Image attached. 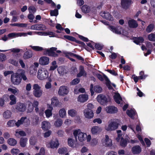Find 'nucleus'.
I'll return each mask as SVG.
<instances>
[{
    "instance_id": "1",
    "label": "nucleus",
    "mask_w": 155,
    "mask_h": 155,
    "mask_svg": "<svg viewBox=\"0 0 155 155\" xmlns=\"http://www.w3.org/2000/svg\"><path fill=\"white\" fill-rule=\"evenodd\" d=\"M73 134L76 141L78 140L80 142H83L86 140V133L82 132L79 129H76L73 131Z\"/></svg>"
},
{
    "instance_id": "2",
    "label": "nucleus",
    "mask_w": 155,
    "mask_h": 155,
    "mask_svg": "<svg viewBox=\"0 0 155 155\" xmlns=\"http://www.w3.org/2000/svg\"><path fill=\"white\" fill-rule=\"evenodd\" d=\"M117 120H114L109 122L107 125L105 126V129L107 131H112L117 129L118 127L119 124Z\"/></svg>"
},
{
    "instance_id": "3",
    "label": "nucleus",
    "mask_w": 155,
    "mask_h": 155,
    "mask_svg": "<svg viewBox=\"0 0 155 155\" xmlns=\"http://www.w3.org/2000/svg\"><path fill=\"white\" fill-rule=\"evenodd\" d=\"M48 76V72L45 68H41L38 69L37 77L39 80H43L45 79Z\"/></svg>"
},
{
    "instance_id": "4",
    "label": "nucleus",
    "mask_w": 155,
    "mask_h": 155,
    "mask_svg": "<svg viewBox=\"0 0 155 155\" xmlns=\"http://www.w3.org/2000/svg\"><path fill=\"white\" fill-rule=\"evenodd\" d=\"M11 80L12 83L15 85H18L21 83V78L19 76L18 70L17 72L12 75Z\"/></svg>"
},
{
    "instance_id": "5",
    "label": "nucleus",
    "mask_w": 155,
    "mask_h": 155,
    "mask_svg": "<svg viewBox=\"0 0 155 155\" xmlns=\"http://www.w3.org/2000/svg\"><path fill=\"white\" fill-rule=\"evenodd\" d=\"M97 100L101 104L103 105H106L110 101L109 98H107L105 95L103 94H99L97 97Z\"/></svg>"
},
{
    "instance_id": "6",
    "label": "nucleus",
    "mask_w": 155,
    "mask_h": 155,
    "mask_svg": "<svg viewBox=\"0 0 155 155\" xmlns=\"http://www.w3.org/2000/svg\"><path fill=\"white\" fill-rule=\"evenodd\" d=\"M12 109L17 112H23L25 110V105L23 103L18 102L12 107Z\"/></svg>"
},
{
    "instance_id": "7",
    "label": "nucleus",
    "mask_w": 155,
    "mask_h": 155,
    "mask_svg": "<svg viewBox=\"0 0 155 155\" xmlns=\"http://www.w3.org/2000/svg\"><path fill=\"white\" fill-rule=\"evenodd\" d=\"M34 91L33 93L34 95L37 97H41L42 94V91L41 89V87L38 84H34L33 86Z\"/></svg>"
},
{
    "instance_id": "8",
    "label": "nucleus",
    "mask_w": 155,
    "mask_h": 155,
    "mask_svg": "<svg viewBox=\"0 0 155 155\" xmlns=\"http://www.w3.org/2000/svg\"><path fill=\"white\" fill-rule=\"evenodd\" d=\"M57 48L55 47H52L49 49L45 48L44 50V54L49 56L52 57H58V54L54 51H56Z\"/></svg>"
},
{
    "instance_id": "9",
    "label": "nucleus",
    "mask_w": 155,
    "mask_h": 155,
    "mask_svg": "<svg viewBox=\"0 0 155 155\" xmlns=\"http://www.w3.org/2000/svg\"><path fill=\"white\" fill-rule=\"evenodd\" d=\"M102 143L104 146L112 149L113 146L112 141L108 135H105V139L102 141Z\"/></svg>"
},
{
    "instance_id": "10",
    "label": "nucleus",
    "mask_w": 155,
    "mask_h": 155,
    "mask_svg": "<svg viewBox=\"0 0 155 155\" xmlns=\"http://www.w3.org/2000/svg\"><path fill=\"white\" fill-rule=\"evenodd\" d=\"M59 145L58 141L56 139L52 140L50 141L47 142L46 144V146L47 147L53 149L58 148Z\"/></svg>"
},
{
    "instance_id": "11",
    "label": "nucleus",
    "mask_w": 155,
    "mask_h": 155,
    "mask_svg": "<svg viewBox=\"0 0 155 155\" xmlns=\"http://www.w3.org/2000/svg\"><path fill=\"white\" fill-rule=\"evenodd\" d=\"M96 76L97 78L101 81H103L104 79L106 82V85L109 89H112V87L111 85L110 82L107 76L105 75H104L103 77L99 74H97Z\"/></svg>"
},
{
    "instance_id": "12",
    "label": "nucleus",
    "mask_w": 155,
    "mask_h": 155,
    "mask_svg": "<svg viewBox=\"0 0 155 155\" xmlns=\"http://www.w3.org/2000/svg\"><path fill=\"white\" fill-rule=\"evenodd\" d=\"M85 117L87 119L93 118L94 116L93 111L91 110L85 109L83 111Z\"/></svg>"
},
{
    "instance_id": "13",
    "label": "nucleus",
    "mask_w": 155,
    "mask_h": 155,
    "mask_svg": "<svg viewBox=\"0 0 155 155\" xmlns=\"http://www.w3.org/2000/svg\"><path fill=\"white\" fill-rule=\"evenodd\" d=\"M69 92V89L66 86H61L58 91V94L61 96L67 94Z\"/></svg>"
},
{
    "instance_id": "14",
    "label": "nucleus",
    "mask_w": 155,
    "mask_h": 155,
    "mask_svg": "<svg viewBox=\"0 0 155 155\" xmlns=\"http://www.w3.org/2000/svg\"><path fill=\"white\" fill-rule=\"evenodd\" d=\"M109 28L110 30L114 33L117 34H122V29L120 26H117L116 27L113 26H109Z\"/></svg>"
},
{
    "instance_id": "15",
    "label": "nucleus",
    "mask_w": 155,
    "mask_h": 155,
    "mask_svg": "<svg viewBox=\"0 0 155 155\" xmlns=\"http://www.w3.org/2000/svg\"><path fill=\"white\" fill-rule=\"evenodd\" d=\"M102 130V129L100 127L95 126H93L91 129L92 134L97 135L100 133Z\"/></svg>"
},
{
    "instance_id": "16",
    "label": "nucleus",
    "mask_w": 155,
    "mask_h": 155,
    "mask_svg": "<svg viewBox=\"0 0 155 155\" xmlns=\"http://www.w3.org/2000/svg\"><path fill=\"white\" fill-rule=\"evenodd\" d=\"M100 15L103 18L110 21H112L113 20V18L110 14L107 12L104 11L101 12L100 13Z\"/></svg>"
},
{
    "instance_id": "17",
    "label": "nucleus",
    "mask_w": 155,
    "mask_h": 155,
    "mask_svg": "<svg viewBox=\"0 0 155 155\" xmlns=\"http://www.w3.org/2000/svg\"><path fill=\"white\" fill-rule=\"evenodd\" d=\"M105 110L107 113L114 114L117 112V108L113 106H108L106 107Z\"/></svg>"
},
{
    "instance_id": "18",
    "label": "nucleus",
    "mask_w": 155,
    "mask_h": 155,
    "mask_svg": "<svg viewBox=\"0 0 155 155\" xmlns=\"http://www.w3.org/2000/svg\"><path fill=\"white\" fill-rule=\"evenodd\" d=\"M88 99V96L86 94H81L78 97L77 101L81 103H83L86 101Z\"/></svg>"
},
{
    "instance_id": "19",
    "label": "nucleus",
    "mask_w": 155,
    "mask_h": 155,
    "mask_svg": "<svg viewBox=\"0 0 155 155\" xmlns=\"http://www.w3.org/2000/svg\"><path fill=\"white\" fill-rule=\"evenodd\" d=\"M39 63L42 65H46L48 64L49 62V58L46 56H43L40 58L39 60Z\"/></svg>"
},
{
    "instance_id": "20",
    "label": "nucleus",
    "mask_w": 155,
    "mask_h": 155,
    "mask_svg": "<svg viewBox=\"0 0 155 155\" xmlns=\"http://www.w3.org/2000/svg\"><path fill=\"white\" fill-rule=\"evenodd\" d=\"M27 104L28 106V112H31L33 109V107H37L38 105V102L37 101H35L33 102V104L30 102H28Z\"/></svg>"
},
{
    "instance_id": "21",
    "label": "nucleus",
    "mask_w": 155,
    "mask_h": 155,
    "mask_svg": "<svg viewBox=\"0 0 155 155\" xmlns=\"http://www.w3.org/2000/svg\"><path fill=\"white\" fill-rule=\"evenodd\" d=\"M41 128L45 130H47L49 129L51 126L50 123L48 121H44L41 124Z\"/></svg>"
},
{
    "instance_id": "22",
    "label": "nucleus",
    "mask_w": 155,
    "mask_h": 155,
    "mask_svg": "<svg viewBox=\"0 0 155 155\" xmlns=\"http://www.w3.org/2000/svg\"><path fill=\"white\" fill-rule=\"evenodd\" d=\"M68 144L70 147L73 148H76L78 147V144L76 143L73 138H69L68 139Z\"/></svg>"
},
{
    "instance_id": "23",
    "label": "nucleus",
    "mask_w": 155,
    "mask_h": 155,
    "mask_svg": "<svg viewBox=\"0 0 155 155\" xmlns=\"http://www.w3.org/2000/svg\"><path fill=\"white\" fill-rule=\"evenodd\" d=\"M25 120L28 122L27 125H28L30 123L29 120L27 119L26 117H23L20 120H18L17 122H15V125L17 127H19L21 124L25 123Z\"/></svg>"
},
{
    "instance_id": "24",
    "label": "nucleus",
    "mask_w": 155,
    "mask_h": 155,
    "mask_svg": "<svg viewBox=\"0 0 155 155\" xmlns=\"http://www.w3.org/2000/svg\"><path fill=\"white\" fill-rule=\"evenodd\" d=\"M131 151L134 154H138L141 152L142 149L139 146L136 145L132 148Z\"/></svg>"
},
{
    "instance_id": "25",
    "label": "nucleus",
    "mask_w": 155,
    "mask_h": 155,
    "mask_svg": "<svg viewBox=\"0 0 155 155\" xmlns=\"http://www.w3.org/2000/svg\"><path fill=\"white\" fill-rule=\"evenodd\" d=\"M51 104L53 107H60L61 106V104L56 97H54L51 99Z\"/></svg>"
},
{
    "instance_id": "26",
    "label": "nucleus",
    "mask_w": 155,
    "mask_h": 155,
    "mask_svg": "<svg viewBox=\"0 0 155 155\" xmlns=\"http://www.w3.org/2000/svg\"><path fill=\"white\" fill-rule=\"evenodd\" d=\"M68 114L69 116L72 117H76L77 115V111L74 109H70L68 111Z\"/></svg>"
},
{
    "instance_id": "27",
    "label": "nucleus",
    "mask_w": 155,
    "mask_h": 155,
    "mask_svg": "<svg viewBox=\"0 0 155 155\" xmlns=\"http://www.w3.org/2000/svg\"><path fill=\"white\" fill-rule=\"evenodd\" d=\"M18 72L19 76L21 77V79L22 78L24 81H28V78L25 75V70L23 69H19L18 70Z\"/></svg>"
},
{
    "instance_id": "28",
    "label": "nucleus",
    "mask_w": 155,
    "mask_h": 155,
    "mask_svg": "<svg viewBox=\"0 0 155 155\" xmlns=\"http://www.w3.org/2000/svg\"><path fill=\"white\" fill-rule=\"evenodd\" d=\"M114 98L115 101L118 104H120L122 101L120 94L117 93H114Z\"/></svg>"
},
{
    "instance_id": "29",
    "label": "nucleus",
    "mask_w": 155,
    "mask_h": 155,
    "mask_svg": "<svg viewBox=\"0 0 155 155\" xmlns=\"http://www.w3.org/2000/svg\"><path fill=\"white\" fill-rule=\"evenodd\" d=\"M15 135L16 137L19 138L20 136H25L26 135V134L23 131L17 130L15 131Z\"/></svg>"
},
{
    "instance_id": "30",
    "label": "nucleus",
    "mask_w": 155,
    "mask_h": 155,
    "mask_svg": "<svg viewBox=\"0 0 155 155\" xmlns=\"http://www.w3.org/2000/svg\"><path fill=\"white\" fill-rule=\"evenodd\" d=\"M28 139L25 137H22L20 140L19 144L20 146L22 147H25L27 143Z\"/></svg>"
},
{
    "instance_id": "31",
    "label": "nucleus",
    "mask_w": 155,
    "mask_h": 155,
    "mask_svg": "<svg viewBox=\"0 0 155 155\" xmlns=\"http://www.w3.org/2000/svg\"><path fill=\"white\" fill-rule=\"evenodd\" d=\"M129 26L130 28H136L138 26L136 21L133 19L130 20L128 21Z\"/></svg>"
},
{
    "instance_id": "32",
    "label": "nucleus",
    "mask_w": 155,
    "mask_h": 155,
    "mask_svg": "<svg viewBox=\"0 0 155 155\" xmlns=\"http://www.w3.org/2000/svg\"><path fill=\"white\" fill-rule=\"evenodd\" d=\"M8 143L11 146H15L17 143V141L13 138H9L7 141Z\"/></svg>"
},
{
    "instance_id": "33",
    "label": "nucleus",
    "mask_w": 155,
    "mask_h": 155,
    "mask_svg": "<svg viewBox=\"0 0 155 155\" xmlns=\"http://www.w3.org/2000/svg\"><path fill=\"white\" fill-rule=\"evenodd\" d=\"M32 56V53L31 51L28 50L26 51L23 55V58L27 59L31 58Z\"/></svg>"
},
{
    "instance_id": "34",
    "label": "nucleus",
    "mask_w": 155,
    "mask_h": 155,
    "mask_svg": "<svg viewBox=\"0 0 155 155\" xmlns=\"http://www.w3.org/2000/svg\"><path fill=\"white\" fill-rule=\"evenodd\" d=\"M58 114L60 117L62 118H65L67 115L66 110L64 108L60 109L59 111Z\"/></svg>"
},
{
    "instance_id": "35",
    "label": "nucleus",
    "mask_w": 155,
    "mask_h": 155,
    "mask_svg": "<svg viewBox=\"0 0 155 155\" xmlns=\"http://www.w3.org/2000/svg\"><path fill=\"white\" fill-rule=\"evenodd\" d=\"M50 109H46L45 112L46 117L47 118H49L52 116V110H53V107H50Z\"/></svg>"
},
{
    "instance_id": "36",
    "label": "nucleus",
    "mask_w": 155,
    "mask_h": 155,
    "mask_svg": "<svg viewBox=\"0 0 155 155\" xmlns=\"http://www.w3.org/2000/svg\"><path fill=\"white\" fill-rule=\"evenodd\" d=\"M12 113L9 110H6L4 111L3 114V117L5 119L9 118L12 116Z\"/></svg>"
},
{
    "instance_id": "37",
    "label": "nucleus",
    "mask_w": 155,
    "mask_h": 155,
    "mask_svg": "<svg viewBox=\"0 0 155 155\" xmlns=\"http://www.w3.org/2000/svg\"><path fill=\"white\" fill-rule=\"evenodd\" d=\"M144 41V39L142 37H135L134 39V42L137 45H140Z\"/></svg>"
},
{
    "instance_id": "38",
    "label": "nucleus",
    "mask_w": 155,
    "mask_h": 155,
    "mask_svg": "<svg viewBox=\"0 0 155 155\" xmlns=\"http://www.w3.org/2000/svg\"><path fill=\"white\" fill-rule=\"evenodd\" d=\"M58 73L60 75H63L64 74L67 73V71H66L64 68L63 66H60L57 69Z\"/></svg>"
},
{
    "instance_id": "39",
    "label": "nucleus",
    "mask_w": 155,
    "mask_h": 155,
    "mask_svg": "<svg viewBox=\"0 0 155 155\" xmlns=\"http://www.w3.org/2000/svg\"><path fill=\"white\" fill-rule=\"evenodd\" d=\"M10 100L11 101L9 103L10 105L15 104L16 103V98L15 96L13 94H11L9 96Z\"/></svg>"
},
{
    "instance_id": "40",
    "label": "nucleus",
    "mask_w": 155,
    "mask_h": 155,
    "mask_svg": "<svg viewBox=\"0 0 155 155\" xmlns=\"http://www.w3.org/2000/svg\"><path fill=\"white\" fill-rule=\"evenodd\" d=\"M127 114L132 119L134 118V116L136 115L134 110L132 109L128 110L127 111Z\"/></svg>"
},
{
    "instance_id": "41",
    "label": "nucleus",
    "mask_w": 155,
    "mask_h": 155,
    "mask_svg": "<svg viewBox=\"0 0 155 155\" xmlns=\"http://www.w3.org/2000/svg\"><path fill=\"white\" fill-rule=\"evenodd\" d=\"M8 90L9 92L15 95H17L19 92L18 90L15 87L9 88L8 89Z\"/></svg>"
},
{
    "instance_id": "42",
    "label": "nucleus",
    "mask_w": 155,
    "mask_h": 155,
    "mask_svg": "<svg viewBox=\"0 0 155 155\" xmlns=\"http://www.w3.org/2000/svg\"><path fill=\"white\" fill-rule=\"evenodd\" d=\"M131 2V0H122L121 5L124 8H125L130 4Z\"/></svg>"
},
{
    "instance_id": "43",
    "label": "nucleus",
    "mask_w": 155,
    "mask_h": 155,
    "mask_svg": "<svg viewBox=\"0 0 155 155\" xmlns=\"http://www.w3.org/2000/svg\"><path fill=\"white\" fill-rule=\"evenodd\" d=\"M29 141L31 145H34L37 142L36 137L33 136H31L29 139Z\"/></svg>"
},
{
    "instance_id": "44",
    "label": "nucleus",
    "mask_w": 155,
    "mask_h": 155,
    "mask_svg": "<svg viewBox=\"0 0 155 155\" xmlns=\"http://www.w3.org/2000/svg\"><path fill=\"white\" fill-rule=\"evenodd\" d=\"M62 120L60 118H58L54 122V125L56 127H60L62 125Z\"/></svg>"
},
{
    "instance_id": "45",
    "label": "nucleus",
    "mask_w": 155,
    "mask_h": 155,
    "mask_svg": "<svg viewBox=\"0 0 155 155\" xmlns=\"http://www.w3.org/2000/svg\"><path fill=\"white\" fill-rule=\"evenodd\" d=\"M34 50L36 51H43V52H44V50L45 48H44L43 47L39 46H32L31 45L29 46Z\"/></svg>"
},
{
    "instance_id": "46",
    "label": "nucleus",
    "mask_w": 155,
    "mask_h": 155,
    "mask_svg": "<svg viewBox=\"0 0 155 155\" xmlns=\"http://www.w3.org/2000/svg\"><path fill=\"white\" fill-rule=\"evenodd\" d=\"M79 70L80 72L77 75V77H81L85 74L84 68L83 66H80L79 68Z\"/></svg>"
},
{
    "instance_id": "47",
    "label": "nucleus",
    "mask_w": 155,
    "mask_h": 155,
    "mask_svg": "<svg viewBox=\"0 0 155 155\" xmlns=\"http://www.w3.org/2000/svg\"><path fill=\"white\" fill-rule=\"evenodd\" d=\"M81 10L83 12L86 13L90 11V7L87 5H84L82 7Z\"/></svg>"
},
{
    "instance_id": "48",
    "label": "nucleus",
    "mask_w": 155,
    "mask_h": 155,
    "mask_svg": "<svg viewBox=\"0 0 155 155\" xmlns=\"http://www.w3.org/2000/svg\"><path fill=\"white\" fill-rule=\"evenodd\" d=\"M58 67V66L57 65V63L56 61H53L51 63V65L50 66L49 70L50 71H53L55 70Z\"/></svg>"
},
{
    "instance_id": "49",
    "label": "nucleus",
    "mask_w": 155,
    "mask_h": 155,
    "mask_svg": "<svg viewBox=\"0 0 155 155\" xmlns=\"http://www.w3.org/2000/svg\"><path fill=\"white\" fill-rule=\"evenodd\" d=\"M148 39L151 41H155V34L151 33L148 35L147 36Z\"/></svg>"
},
{
    "instance_id": "50",
    "label": "nucleus",
    "mask_w": 155,
    "mask_h": 155,
    "mask_svg": "<svg viewBox=\"0 0 155 155\" xmlns=\"http://www.w3.org/2000/svg\"><path fill=\"white\" fill-rule=\"evenodd\" d=\"M8 96L7 94L4 95L2 98L0 99V105L1 106H3L4 104V100L7 99Z\"/></svg>"
},
{
    "instance_id": "51",
    "label": "nucleus",
    "mask_w": 155,
    "mask_h": 155,
    "mask_svg": "<svg viewBox=\"0 0 155 155\" xmlns=\"http://www.w3.org/2000/svg\"><path fill=\"white\" fill-rule=\"evenodd\" d=\"M38 31H44L46 29L45 25L42 24H38Z\"/></svg>"
},
{
    "instance_id": "52",
    "label": "nucleus",
    "mask_w": 155,
    "mask_h": 155,
    "mask_svg": "<svg viewBox=\"0 0 155 155\" xmlns=\"http://www.w3.org/2000/svg\"><path fill=\"white\" fill-rule=\"evenodd\" d=\"M94 90L95 92L97 93H101L102 91V88L99 86H95L94 88Z\"/></svg>"
},
{
    "instance_id": "53",
    "label": "nucleus",
    "mask_w": 155,
    "mask_h": 155,
    "mask_svg": "<svg viewBox=\"0 0 155 155\" xmlns=\"http://www.w3.org/2000/svg\"><path fill=\"white\" fill-rule=\"evenodd\" d=\"M154 27V25L153 24H150L147 28L146 29V31L148 33L151 32L153 29Z\"/></svg>"
},
{
    "instance_id": "54",
    "label": "nucleus",
    "mask_w": 155,
    "mask_h": 155,
    "mask_svg": "<svg viewBox=\"0 0 155 155\" xmlns=\"http://www.w3.org/2000/svg\"><path fill=\"white\" fill-rule=\"evenodd\" d=\"M19 152V150L17 148H13L11 150V152L13 155H17Z\"/></svg>"
},
{
    "instance_id": "55",
    "label": "nucleus",
    "mask_w": 155,
    "mask_h": 155,
    "mask_svg": "<svg viewBox=\"0 0 155 155\" xmlns=\"http://www.w3.org/2000/svg\"><path fill=\"white\" fill-rule=\"evenodd\" d=\"M8 127H12L15 125V121L14 120H10L7 123Z\"/></svg>"
},
{
    "instance_id": "56",
    "label": "nucleus",
    "mask_w": 155,
    "mask_h": 155,
    "mask_svg": "<svg viewBox=\"0 0 155 155\" xmlns=\"http://www.w3.org/2000/svg\"><path fill=\"white\" fill-rule=\"evenodd\" d=\"M45 150L44 147H41L39 153H36L35 155H45Z\"/></svg>"
},
{
    "instance_id": "57",
    "label": "nucleus",
    "mask_w": 155,
    "mask_h": 155,
    "mask_svg": "<svg viewBox=\"0 0 155 155\" xmlns=\"http://www.w3.org/2000/svg\"><path fill=\"white\" fill-rule=\"evenodd\" d=\"M67 150L66 148L63 147L59 148L58 150V152L60 154H62L67 152Z\"/></svg>"
},
{
    "instance_id": "58",
    "label": "nucleus",
    "mask_w": 155,
    "mask_h": 155,
    "mask_svg": "<svg viewBox=\"0 0 155 155\" xmlns=\"http://www.w3.org/2000/svg\"><path fill=\"white\" fill-rule=\"evenodd\" d=\"M120 145L123 147H125L127 145V140L124 138H122L120 142Z\"/></svg>"
},
{
    "instance_id": "59",
    "label": "nucleus",
    "mask_w": 155,
    "mask_h": 155,
    "mask_svg": "<svg viewBox=\"0 0 155 155\" xmlns=\"http://www.w3.org/2000/svg\"><path fill=\"white\" fill-rule=\"evenodd\" d=\"M72 120L69 119H66L64 122V124L66 126H69L71 124Z\"/></svg>"
},
{
    "instance_id": "60",
    "label": "nucleus",
    "mask_w": 155,
    "mask_h": 155,
    "mask_svg": "<svg viewBox=\"0 0 155 155\" xmlns=\"http://www.w3.org/2000/svg\"><path fill=\"white\" fill-rule=\"evenodd\" d=\"M28 10L30 13H34L36 11L35 7L33 6H31L29 7Z\"/></svg>"
},
{
    "instance_id": "61",
    "label": "nucleus",
    "mask_w": 155,
    "mask_h": 155,
    "mask_svg": "<svg viewBox=\"0 0 155 155\" xmlns=\"http://www.w3.org/2000/svg\"><path fill=\"white\" fill-rule=\"evenodd\" d=\"M58 14V11L57 9H55L54 10H52L51 11L50 15L52 16H56Z\"/></svg>"
},
{
    "instance_id": "62",
    "label": "nucleus",
    "mask_w": 155,
    "mask_h": 155,
    "mask_svg": "<svg viewBox=\"0 0 155 155\" xmlns=\"http://www.w3.org/2000/svg\"><path fill=\"white\" fill-rule=\"evenodd\" d=\"M140 76H139V78L140 79H145L147 76L146 75H144L143 71H141L140 73Z\"/></svg>"
},
{
    "instance_id": "63",
    "label": "nucleus",
    "mask_w": 155,
    "mask_h": 155,
    "mask_svg": "<svg viewBox=\"0 0 155 155\" xmlns=\"http://www.w3.org/2000/svg\"><path fill=\"white\" fill-rule=\"evenodd\" d=\"M8 37L11 38L18 37V33H10L8 35Z\"/></svg>"
},
{
    "instance_id": "64",
    "label": "nucleus",
    "mask_w": 155,
    "mask_h": 155,
    "mask_svg": "<svg viewBox=\"0 0 155 155\" xmlns=\"http://www.w3.org/2000/svg\"><path fill=\"white\" fill-rule=\"evenodd\" d=\"M80 81V80L79 79L75 78L74 79L71 83V84L72 85H75L78 84Z\"/></svg>"
}]
</instances>
